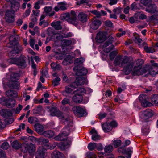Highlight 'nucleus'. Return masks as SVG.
Listing matches in <instances>:
<instances>
[{
  "label": "nucleus",
  "instance_id": "obj_1",
  "mask_svg": "<svg viewBox=\"0 0 158 158\" xmlns=\"http://www.w3.org/2000/svg\"><path fill=\"white\" fill-rule=\"evenodd\" d=\"M143 63V60H114V64L115 66L118 65L123 67L126 73L128 74L132 70L134 76L139 75L148 73L152 76L156 75V72L153 70V68H158V64L154 63L151 64H148L143 68L142 65Z\"/></svg>",
  "mask_w": 158,
  "mask_h": 158
},
{
  "label": "nucleus",
  "instance_id": "obj_2",
  "mask_svg": "<svg viewBox=\"0 0 158 158\" xmlns=\"http://www.w3.org/2000/svg\"><path fill=\"white\" fill-rule=\"evenodd\" d=\"M114 38L111 36H109L106 41L102 45V51L100 52L101 56L102 59H105L107 56V53L110 52L114 48L112 44Z\"/></svg>",
  "mask_w": 158,
  "mask_h": 158
},
{
  "label": "nucleus",
  "instance_id": "obj_3",
  "mask_svg": "<svg viewBox=\"0 0 158 158\" xmlns=\"http://www.w3.org/2000/svg\"><path fill=\"white\" fill-rule=\"evenodd\" d=\"M60 19L62 20H65L69 23L76 26L79 24V21L77 19L76 13L73 11L61 14Z\"/></svg>",
  "mask_w": 158,
  "mask_h": 158
},
{
  "label": "nucleus",
  "instance_id": "obj_4",
  "mask_svg": "<svg viewBox=\"0 0 158 158\" xmlns=\"http://www.w3.org/2000/svg\"><path fill=\"white\" fill-rule=\"evenodd\" d=\"M67 136L64 134L60 133L57 136H56L54 139L55 140L58 141H65L64 142H61L58 144V147L61 150H65L68 148L71 143V141L69 140L67 137Z\"/></svg>",
  "mask_w": 158,
  "mask_h": 158
},
{
  "label": "nucleus",
  "instance_id": "obj_5",
  "mask_svg": "<svg viewBox=\"0 0 158 158\" xmlns=\"http://www.w3.org/2000/svg\"><path fill=\"white\" fill-rule=\"evenodd\" d=\"M75 60L74 64L75 67L73 68V70L76 75L77 76L85 75L88 73L87 69L82 66L81 60Z\"/></svg>",
  "mask_w": 158,
  "mask_h": 158
},
{
  "label": "nucleus",
  "instance_id": "obj_6",
  "mask_svg": "<svg viewBox=\"0 0 158 158\" xmlns=\"http://www.w3.org/2000/svg\"><path fill=\"white\" fill-rule=\"evenodd\" d=\"M62 121L66 124L67 125L61 131L62 134L68 136L69 134L74 130V127L73 126L72 120L68 116Z\"/></svg>",
  "mask_w": 158,
  "mask_h": 158
},
{
  "label": "nucleus",
  "instance_id": "obj_7",
  "mask_svg": "<svg viewBox=\"0 0 158 158\" xmlns=\"http://www.w3.org/2000/svg\"><path fill=\"white\" fill-rule=\"evenodd\" d=\"M36 149L35 145L31 143H24L22 145V151L24 153L28 152L30 155H33Z\"/></svg>",
  "mask_w": 158,
  "mask_h": 158
},
{
  "label": "nucleus",
  "instance_id": "obj_8",
  "mask_svg": "<svg viewBox=\"0 0 158 158\" xmlns=\"http://www.w3.org/2000/svg\"><path fill=\"white\" fill-rule=\"evenodd\" d=\"M26 63L25 60H6L5 61L0 63V66L2 67H6L9 64V63L10 64H16L19 67H24Z\"/></svg>",
  "mask_w": 158,
  "mask_h": 158
},
{
  "label": "nucleus",
  "instance_id": "obj_9",
  "mask_svg": "<svg viewBox=\"0 0 158 158\" xmlns=\"http://www.w3.org/2000/svg\"><path fill=\"white\" fill-rule=\"evenodd\" d=\"M18 77L19 75L17 73H14L11 75L10 80L7 83V86L10 88L18 89L20 86L19 83L17 81Z\"/></svg>",
  "mask_w": 158,
  "mask_h": 158
},
{
  "label": "nucleus",
  "instance_id": "obj_10",
  "mask_svg": "<svg viewBox=\"0 0 158 158\" xmlns=\"http://www.w3.org/2000/svg\"><path fill=\"white\" fill-rule=\"evenodd\" d=\"M87 79L85 77H77L75 82L71 84V87L75 89L77 86L83 85L84 84L87 83Z\"/></svg>",
  "mask_w": 158,
  "mask_h": 158
},
{
  "label": "nucleus",
  "instance_id": "obj_11",
  "mask_svg": "<svg viewBox=\"0 0 158 158\" xmlns=\"http://www.w3.org/2000/svg\"><path fill=\"white\" fill-rule=\"evenodd\" d=\"M50 115L51 116H56L60 119L64 120V119L68 117L67 115H64L59 110H57L56 108L52 107L50 109Z\"/></svg>",
  "mask_w": 158,
  "mask_h": 158
},
{
  "label": "nucleus",
  "instance_id": "obj_12",
  "mask_svg": "<svg viewBox=\"0 0 158 158\" xmlns=\"http://www.w3.org/2000/svg\"><path fill=\"white\" fill-rule=\"evenodd\" d=\"M15 12L14 10H9L6 11L5 14V19L8 23L13 22L15 18Z\"/></svg>",
  "mask_w": 158,
  "mask_h": 158
},
{
  "label": "nucleus",
  "instance_id": "obj_13",
  "mask_svg": "<svg viewBox=\"0 0 158 158\" xmlns=\"http://www.w3.org/2000/svg\"><path fill=\"white\" fill-rule=\"evenodd\" d=\"M72 110L75 115L77 116H82L85 114L86 111L84 109L79 106H74L72 108Z\"/></svg>",
  "mask_w": 158,
  "mask_h": 158
},
{
  "label": "nucleus",
  "instance_id": "obj_14",
  "mask_svg": "<svg viewBox=\"0 0 158 158\" xmlns=\"http://www.w3.org/2000/svg\"><path fill=\"white\" fill-rule=\"evenodd\" d=\"M11 37H10V44L11 46H8L9 47L13 48V50L16 53H17L22 50L23 48L21 45L17 44L14 41L12 42L11 41Z\"/></svg>",
  "mask_w": 158,
  "mask_h": 158
},
{
  "label": "nucleus",
  "instance_id": "obj_15",
  "mask_svg": "<svg viewBox=\"0 0 158 158\" xmlns=\"http://www.w3.org/2000/svg\"><path fill=\"white\" fill-rule=\"evenodd\" d=\"M46 150L43 146L39 147L38 148L36 156V158H45L46 156Z\"/></svg>",
  "mask_w": 158,
  "mask_h": 158
},
{
  "label": "nucleus",
  "instance_id": "obj_16",
  "mask_svg": "<svg viewBox=\"0 0 158 158\" xmlns=\"http://www.w3.org/2000/svg\"><path fill=\"white\" fill-rule=\"evenodd\" d=\"M147 96L144 94H142L139 96V100L141 102L142 106L144 107L150 106L152 104L146 100Z\"/></svg>",
  "mask_w": 158,
  "mask_h": 158
},
{
  "label": "nucleus",
  "instance_id": "obj_17",
  "mask_svg": "<svg viewBox=\"0 0 158 158\" xmlns=\"http://www.w3.org/2000/svg\"><path fill=\"white\" fill-rule=\"evenodd\" d=\"M153 115L152 111L150 110H147L143 112L140 113V118L144 120H147L151 117Z\"/></svg>",
  "mask_w": 158,
  "mask_h": 158
},
{
  "label": "nucleus",
  "instance_id": "obj_18",
  "mask_svg": "<svg viewBox=\"0 0 158 158\" xmlns=\"http://www.w3.org/2000/svg\"><path fill=\"white\" fill-rule=\"evenodd\" d=\"M118 151L119 152H122L127 158H131V153L133 152V148L131 147H129L125 149H122L121 148H119Z\"/></svg>",
  "mask_w": 158,
  "mask_h": 158
},
{
  "label": "nucleus",
  "instance_id": "obj_19",
  "mask_svg": "<svg viewBox=\"0 0 158 158\" xmlns=\"http://www.w3.org/2000/svg\"><path fill=\"white\" fill-rule=\"evenodd\" d=\"M67 4L65 2L58 3L57 5L54 7V10L56 12H58L60 10L61 11L66 10L67 9Z\"/></svg>",
  "mask_w": 158,
  "mask_h": 158
},
{
  "label": "nucleus",
  "instance_id": "obj_20",
  "mask_svg": "<svg viewBox=\"0 0 158 158\" xmlns=\"http://www.w3.org/2000/svg\"><path fill=\"white\" fill-rule=\"evenodd\" d=\"M73 34L71 32H69L67 33L66 34H63L62 33L61 34H57L54 35L52 37H56V40H54L55 42L56 41H57L58 40H59L60 39L64 38H67L68 37H71L73 36Z\"/></svg>",
  "mask_w": 158,
  "mask_h": 158
},
{
  "label": "nucleus",
  "instance_id": "obj_21",
  "mask_svg": "<svg viewBox=\"0 0 158 158\" xmlns=\"http://www.w3.org/2000/svg\"><path fill=\"white\" fill-rule=\"evenodd\" d=\"M37 141V143L38 144H41L42 145H43L44 146V148H51V145L48 143V140L44 138H40Z\"/></svg>",
  "mask_w": 158,
  "mask_h": 158
},
{
  "label": "nucleus",
  "instance_id": "obj_22",
  "mask_svg": "<svg viewBox=\"0 0 158 158\" xmlns=\"http://www.w3.org/2000/svg\"><path fill=\"white\" fill-rule=\"evenodd\" d=\"M106 38V33L103 32H99L97 34L96 39L98 43L103 42Z\"/></svg>",
  "mask_w": 158,
  "mask_h": 158
},
{
  "label": "nucleus",
  "instance_id": "obj_23",
  "mask_svg": "<svg viewBox=\"0 0 158 158\" xmlns=\"http://www.w3.org/2000/svg\"><path fill=\"white\" fill-rule=\"evenodd\" d=\"M101 24V22L99 20L94 18L93 19L90 25L91 28L95 30L97 29Z\"/></svg>",
  "mask_w": 158,
  "mask_h": 158
},
{
  "label": "nucleus",
  "instance_id": "obj_24",
  "mask_svg": "<svg viewBox=\"0 0 158 158\" xmlns=\"http://www.w3.org/2000/svg\"><path fill=\"white\" fill-rule=\"evenodd\" d=\"M90 134L92 135V139L94 141H97L101 139V137L99 135L96 130L93 129L90 132Z\"/></svg>",
  "mask_w": 158,
  "mask_h": 158
},
{
  "label": "nucleus",
  "instance_id": "obj_25",
  "mask_svg": "<svg viewBox=\"0 0 158 158\" xmlns=\"http://www.w3.org/2000/svg\"><path fill=\"white\" fill-rule=\"evenodd\" d=\"M156 6L155 5H150L147 6L145 10L149 13H154L156 11Z\"/></svg>",
  "mask_w": 158,
  "mask_h": 158
},
{
  "label": "nucleus",
  "instance_id": "obj_26",
  "mask_svg": "<svg viewBox=\"0 0 158 158\" xmlns=\"http://www.w3.org/2000/svg\"><path fill=\"white\" fill-rule=\"evenodd\" d=\"M60 21H55L51 23V26L57 30H61L62 27Z\"/></svg>",
  "mask_w": 158,
  "mask_h": 158
},
{
  "label": "nucleus",
  "instance_id": "obj_27",
  "mask_svg": "<svg viewBox=\"0 0 158 158\" xmlns=\"http://www.w3.org/2000/svg\"><path fill=\"white\" fill-rule=\"evenodd\" d=\"M78 19L82 22L86 21L87 20V15L84 12L79 13L77 16Z\"/></svg>",
  "mask_w": 158,
  "mask_h": 158
},
{
  "label": "nucleus",
  "instance_id": "obj_28",
  "mask_svg": "<svg viewBox=\"0 0 158 158\" xmlns=\"http://www.w3.org/2000/svg\"><path fill=\"white\" fill-rule=\"evenodd\" d=\"M148 22H152L155 23H158V17L157 14H154L147 19Z\"/></svg>",
  "mask_w": 158,
  "mask_h": 158
},
{
  "label": "nucleus",
  "instance_id": "obj_29",
  "mask_svg": "<svg viewBox=\"0 0 158 158\" xmlns=\"http://www.w3.org/2000/svg\"><path fill=\"white\" fill-rule=\"evenodd\" d=\"M6 106L9 107H13L15 106V101L14 99H9L4 100Z\"/></svg>",
  "mask_w": 158,
  "mask_h": 158
},
{
  "label": "nucleus",
  "instance_id": "obj_30",
  "mask_svg": "<svg viewBox=\"0 0 158 158\" xmlns=\"http://www.w3.org/2000/svg\"><path fill=\"white\" fill-rule=\"evenodd\" d=\"M135 42L138 43V45L140 47H142L145 45H147V43L145 42H143L142 44H141L142 42V40L139 37L138 35L135 36Z\"/></svg>",
  "mask_w": 158,
  "mask_h": 158
},
{
  "label": "nucleus",
  "instance_id": "obj_31",
  "mask_svg": "<svg viewBox=\"0 0 158 158\" xmlns=\"http://www.w3.org/2000/svg\"><path fill=\"white\" fill-rule=\"evenodd\" d=\"M75 95L73 97V100L76 103L81 102L83 100V97L81 96H79L78 94H74Z\"/></svg>",
  "mask_w": 158,
  "mask_h": 158
},
{
  "label": "nucleus",
  "instance_id": "obj_32",
  "mask_svg": "<svg viewBox=\"0 0 158 158\" xmlns=\"http://www.w3.org/2000/svg\"><path fill=\"white\" fill-rule=\"evenodd\" d=\"M102 127L104 131L106 132L110 131L112 129L108 122L103 124L102 125Z\"/></svg>",
  "mask_w": 158,
  "mask_h": 158
},
{
  "label": "nucleus",
  "instance_id": "obj_33",
  "mask_svg": "<svg viewBox=\"0 0 158 158\" xmlns=\"http://www.w3.org/2000/svg\"><path fill=\"white\" fill-rule=\"evenodd\" d=\"M74 94L82 96L83 95L85 94V89L84 88L78 89L74 92Z\"/></svg>",
  "mask_w": 158,
  "mask_h": 158
},
{
  "label": "nucleus",
  "instance_id": "obj_34",
  "mask_svg": "<svg viewBox=\"0 0 158 158\" xmlns=\"http://www.w3.org/2000/svg\"><path fill=\"white\" fill-rule=\"evenodd\" d=\"M73 89H74L71 87V85L70 86L65 87V90L62 92L63 95L64 96H66V93L69 94L71 93L72 92Z\"/></svg>",
  "mask_w": 158,
  "mask_h": 158
},
{
  "label": "nucleus",
  "instance_id": "obj_35",
  "mask_svg": "<svg viewBox=\"0 0 158 158\" xmlns=\"http://www.w3.org/2000/svg\"><path fill=\"white\" fill-rule=\"evenodd\" d=\"M43 135L48 138H51L54 135V133L52 131H47L44 132L43 133Z\"/></svg>",
  "mask_w": 158,
  "mask_h": 158
},
{
  "label": "nucleus",
  "instance_id": "obj_36",
  "mask_svg": "<svg viewBox=\"0 0 158 158\" xmlns=\"http://www.w3.org/2000/svg\"><path fill=\"white\" fill-rule=\"evenodd\" d=\"M36 131L39 133L41 132L44 130V127L40 124H36L34 125Z\"/></svg>",
  "mask_w": 158,
  "mask_h": 158
},
{
  "label": "nucleus",
  "instance_id": "obj_37",
  "mask_svg": "<svg viewBox=\"0 0 158 158\" xmlns=\"http://www.w3.org/2000/svg\"><path fill=\"white\" fill-rule=\"evenodd\" d=\"M11 4H12L11 8L13 9L16 11L19 10L20 4L19 2L15 1Z\"/></svg>",
  "mask_w": 158,
  "mask_h": 158
},
{
  "label": "nucleus",
  "instance_id": "obj_38",
  "mask_svg": "<svg viewBox=\"0 0 158 158\" xmlns=\"http://www.w3.org/2000/svg\"><path fill=\"white\" fill-rule=\"evenodd\" d=\"M144 49L147 53H152L155 52L154 48L153 47H148L146 46H144Z\"/></svg>",
  "mask_w": 158,
  "mask_h": 158
},
{
  "label": "nucleus",
  "instance_id": "obj_39",
  "mask_svg": "<svg viewBox=\"0 0 158 158\" xmlns=\"http://www.w3.org/2000/svg\"><path fill=\"white\" fill-rule=\"evenodd\" d=\"M12 147L16 149H18L22 147L21 144L19 143L17 141H15L13 142L12 144Z\"/></svg>",
  "mask_w": 158,
  "mask_h": 158
},
{
  "label": "nucleus",
  "instance_id": "obj_40",
  "mask_svg": "<svg viewBox=\"0 0 158 158\" xmlns=\"http://www.w3.org/2000/svg\"><path fill=\"white\" fill-rule=\"evenodd\" d=\"M51 66L52 69L54 70H60L61 68V67L59 64L55 63H52Z\"/></svg>",
  "mask_w": 158,
  "mask_h": 158
},
{
  "label": "nucleus",
  "instance_id": "obj_41",
  "mask_svg": "<svg viewBox=\"0 0 158 158\" xmlns=\"http://www.w3.org/2000/svg\"><path fill=\"white\" fill-rule=\"evenodd\" d=\"M49 24V22L45 20L40 21L39 25L40 26H41L43 27H45L48 26Z\"/></svg>",
  "mask_w": 158,
  "mask_h": 158
},
{
  "label": "nucleus",
  "instance_id": "obj_42",
  "mask_svg": "<svg viewBox=\"0 0 158 158\" xmlns=\"http://www.w3.org/2000/svg\"><path fill=\"white\" fill-rule=\"evenodd\" d=\"M113 147L111 145L106 146L104 148V151L106 152H110L112 151Z\"/></svg>",
  "mask_w": 158,
  "mask_h": 158
},
{
  "label": "nucleus",
  "instance_id": "obj_43",
  "mask_svg": "<svg viewBox=\"0 0 158 158\" xmlns=\"http://www.w3.org/2000/svg\"><path fill=\"white\" fill-rule=\"evenodd\" d=\"M28 122L30 123H34L38 122L37 118L33 117H30L28 119Z\"/></svg>",
  "mask_w": 158,
  "mask_h": 158
},
{
  "label": "nucleus",
  "instance_id": "obj_44",
  "mask_svg": "<svg viewBox=\"0 0 158 158\" xmlns=\"http://www.w3.org/2000/svg\"><path fill=\"white\" fill-rule=\"evenodd\" d=\"M60 80L61 79L59 77H56L53 81L52 85L54 86L58 85L59 84V82L60 81Z\"/></svg>",
  "mask_w": 158,
  "mask_h": 158
},
{
  "label": "nucleus",
  "instance_id": "obj_45",
  "mask_svg": "<svg viewBox=\"0 0 158 158\" xmlns=\"http://www.w3.org/2000/svg\"><path fill=\"white\" fill-rule=\"evenodd\" d=\"M152 101L156 105L158 104V95H154L151 99Z\"/></svg>",
  "mask_w": 158,
  "mask_h": 158
},
{
  "label": "nucleus",
  "instance_id": "obj_46",
  "mask_svg": "<svg viewBox=\"0 0 158 158\" xmlns=\"http://www.w3.org/2000/svg\"><path fill=\"white\" fill-rule=\"evenodd\" d=\"M62 42L63 45L66 46H68L72 44V41L70 40H63Z\"/></svg>",
  "mask_w": 158,
  "mask_h": 158
},
{
  "label": "nucleus",
  "instance_id": "obj_47",
  "mask_svg": "<svg viewBox=\"0 0 158 158\" xmlns=\"http://www.w3.org/2000/svg\"><path fill=\"white\" fill-rule=\"evenodd\" d=\"M54 154V156L56 158H64V155L58 151L55 152Z\"/></svg>",
  "mask_w": 158,
  "mask_h": 158
},
{
  "label": "nucleus",
  "instance_id": "obj_48",
  "mask_svg": "<svg viewBox=\"0 0 158 158\" xmlns=\"http://www.w3.org/2000/svg\"><path fill=\"white\" fill-rule=\"evenodd\" d=\"M97 147V144L95 143H90L88 146V148L90 150H94Z\"/></svg>",
  "mask_w": 158,
  "mask_h": 158
},
{
  "label": "nucleus",
  "instance_id": "obj_49",
  "mask_svg": "<svg viewBox=\"0 0 158 158\" xmlns=\"http://www.w3.org/2000/svg\"><path fill=\"white\" fill-rule=\"evenodd\" d=\"M152 0H141V3L146 6L150 5L152 2Z\"/></svg>",
  "mask_w": 158,
  "mask_h": 158
},
{
  "label": "nucleus",
  "instance_id": "obj_50",
  "mask_svg": "<svg viewBox=\"0 0 158 158\" xmlns=\"http://www.w3.org/2000/svg\"><path fill=\"white\" fill-rule=\"evenodd\" d=\"M16 54L17 53L13 50L10 52L9 53L8 56L10 58V59H16L13 58L16 55Z\"/></svg>",
  "mask_w": 158,
  "mask_h": 158
},
{
  "label": "nucleus",
  "instance_id": "obj_51",
  "mask_svg": "<svg viewBox=\"0 0 158 158\" xmlns=\"http://www.w3.org/2000/svg\"><path fill=\"white\" fill-rule=\"evenodd\" d=\"M113 143L114 147L117 148L120 145L121 142L120 140H117L113 141Z\"/></svg>",
  "mask_w": 158,
  "mask_h": 158
},
{
  "label": "nucleus",
  "instance_id": "obj_52",
  "mask_svg": "<svg viewBox=\"0 0 158 158\" xmlns=\"http://www.w3.org/2000/svg\"><path fill=\"white\" fill-rule=\"evenodd\" d=\"M14 93L11 90H9L7 91L6 93V95L8 97L12 96L14 97H16L17 96V94H14V95H13Z\"/></svg>",
  "mask_w": 158,
  "mask_h": 158
},
{
  "label": "nucleus",
  "instance_id": "obj_53",
  "mask_svg": "<svg viewBox=\"0 0 158 158\" xmlns=\"http://www.w3.org/2000/svg\"><path fill=\"white\" fill-rule=\"evenodd\" d=\"M88 158H96V156L94 153L92 152H89L87 154Z\"/></svg>",
  "mask_w": 158,
  "mask_h": 158
},
{
  "label": "nucleus",
  "instance_id": "obj_54",
  "mask_svg": "<svg viewBox=\"0 0 158 158\" xmlns=\"http://www.w3.org/2000/svg\"><path fill=\"white\" fill-rule=\"evenodd\" d=\"M117 54V52L116 51H113L110 54V59H113L116 55Z\"/></svg>",
  "mask_w": 158,
  "mask_h": 158
},
{
  "label": "nucleus",
  "instance_id": "obj_55",
  "mask_svg": "<svg viewBox=\"0 0 158 158\" xmlns=\"http://www.w3.org/2000/svg\"><path fill=\"white\" fill-rule=\"evenodd\" d=\"M9 147V145L8 143L6 142H4L3 143L1 146V148L3 149H8V148Z\"/></svg>",
  "mask_w": 158,
  "mask_h": 158
},
{
  "label": "nucleus",
  "instance_id": "obj_56",
  "mask_svg": "<svg viewBox=\"0 0 158 158\" xmlns=\"http://www.w3.org/2000/svg\"><path fill=\"white\" fill-rule=\"evenodd\" d=\"M29 42L30 46L34 49V45L35 43V40L31 38Z\"/></svg>",
  "mask_w": 158,
  "mask_h": 158
},
{
  "label": "nucleus",
  "instance_id": "obj_57",
  "mask_svg": "<svg viewBox=\"0 0 158 158\" xmlns=\"http://www.w3.org/2000/svg\"><path fill=\"white\" fill-rule=\"evenodd\" d=\"M52 10L51 6H46L45 7L44 11L47 14H48Z\"/></svg>",
  "mask_w": 158,
  "mask_h": 158
},
{
  "label": "nucleus",
  "instance_id": "obj_58",
  "mask_svg": "<svg viewBox=\"0 0 158 158\" xmlns=\"http://www.w3.org/2000/svg\"><path fill=\"white\" fill-rule=\"evenodd\" d=\"M112 128L113 127H115L117 126V123L116 121H113L110 123L108 122Z\"/></svg>",
  "mask_w": 158,
  "mask_h": 158
},
{
  "label": "nucleus",
  "instance_id": "obj_59",
  "mask_svg": "<svg viewBox=\"0 0 158 158\" xmlns=\"http://www.w3.org/2000/svg\"><path fill=\"white\" fill-rule=\"evenodd\" d=\"M71 60H63L62 63L64 65H67L71 63Z\"/></svg>",
  "mask_w": 158,
  "mask_h": 158
},
{
  "label": "nucleus",
  "instance_id": "obj_60",
  "mask_svg": "<svg viewBox=\"0 0 158 158\" xmlns=\"http://www.w3.org/2000/svg\"><path fill=\"white\" fill-rule=\"evenodd\" d=\"M25 127V124L24 123H22L19 126V128L17 129L16 130V131H19L21 130V129H23Z\"/></svg>",
  "mask_w": 158,
  "mask_h": 158
},
{
  "label": "nucleus",
  "instance_id": "obj_61",
  "mask_svg": "<svg viewBox=\"0 0 158 158\" xmlns=\"http://www.w3.org/2000/svg\"><path fill=\"white\" fill-rule=\"evenodd\" d=\"M62 104L63 105H66L69 103V100L66 98H64L61 102Z\"/></svg>",
  "mask_w": 158,
  "mask_h": 158
},
{
  "label": "nucleus",
  "instance_id": "obj_62",
  "mask_svg": "<svg viewBox=\"0 0 158 158\" xmlns=\"http://www.w3.org/2000/svg\"><path fill=\"white\" fill-rule=\"evenodd\" d=\"M29 62L31 64V67L33 69H36V65L34 62V60H31L30 61H29Z\"/></svg>",
  "mask_w": 158,
  "mask_h": 158
},
{
  "label": "nucleus",
  "instance_id": "obj_63",
  "mask_svg": "<svg viewBox=\"0 0 158 158\" xmlns=\"http://www.w3.org/2000/svg\"><path fill=\"white\" fill-rule=\"evenodd\" d=\"M136 15H135L133 17H131L129 19V21L131 23H133L135 22V21H136Z\"/></svg>",
  "mask_w": 158,
  "mask_h": 158
},
{
  "label": "nucleus",
  "instance_id": "obj_64",
  "mask_svg": "<svg viewBox=\"0 0 158 158\" xmlns=\"http://www.w3.org/2000/svg\"><path fill=\"white\" fill-rule=\"evenodd\" d=\"M41 73H42L43 76H44L47 77H48V72L47 70H42L41 72Z\"/></svg>",
  "mask_w": 158,
  "mask_h": 158
}]
</instances>
